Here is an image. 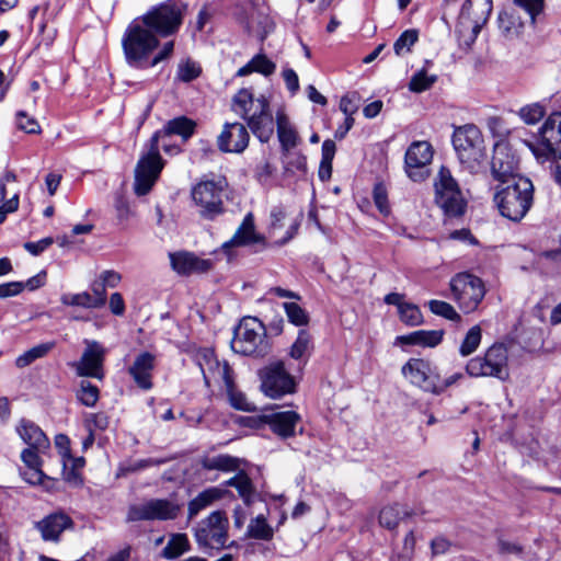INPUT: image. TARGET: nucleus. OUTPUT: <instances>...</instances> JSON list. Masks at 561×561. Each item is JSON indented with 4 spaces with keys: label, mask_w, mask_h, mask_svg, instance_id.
I'll return each mask as SVG.
<instances>
[{
    "label": "nucleus",
    "mask_w": 561,
    "mask_h": 561,
    "mask_svg": "<svg viewBox=\"0 0 561 561\" xmlns=\"http://www.w3.org/2000/svg\"><path fill=\"white\" fill-rule=\"evenodd\" d=\"M195 363L199 367L206 387H210L211 382L225 383L233 377V370L227 362H220L214 350L199 348L195 354Z\"/></svg>",
    "instance_id": "17"
},
{
    "label": "nucleus",
    "mask_w": 561,
    "mask_h": 561,
    "mask_svg": "<svg viewBox=\"0 0 561 561\" xmlns=\"http://www.w3.org/2000/svg\"><path fill=\"white\" fill-rule=\"evenodd\" d=\"M275 123L268 99L264 94L259 95L256 98V110L247 121L248 127L261 142H268L274 135Z\"/></svg>",
    "instance_id": "18"
},
{
    "label": "nucleus",
    "mask_w": 561,
    "mask_h": 561,
    "mask_svg": "<svg viewBox=\"0 0 561 561\" xmlns=\"http://www.w3.org/2000/svg\"><path fill=\"white\" fill-rule=\"evenodd\" d=\"M359 93L356 91H352L341 98L340 110L345 114V117H353V115L359 108Z\"/></svg>",
    "instance_id": "55"
},
{
    "label": "nucleus",
    "mask_w": 561,
    "mask_h": 561,
    "mask_svg": "<svg viewBox=\"0 0 561 561\" xmlns=\"http://www.w3.org/2000/svg\"><path fill=\"white\" fill-rule=\"evenodd\" d=\"M312 348L311 335L307 330H300L298 336L290 347L291 358L300 360L310 355Z\"/></svg>",
    "instance_id": "43"
},
{
    "label": "nucleus",
    "mask_w": 561,
    "mask_h": 561,
    "mask_svg": "<svg viewBox=\"0 0 561 561\" xmlns=\"http://www.w3.org/2000/svg\"><path fill=\"white\" fill-rule=\"evenodd\" d=\"M433 159V149L427 141H414L405 151L404 170L413 182H422L430 175L428 164Z\"/></svg>",
    "instance_id": "16"
},
{
    "label": "nucleus",
    "mask_w": 561,
    "mask_h": 561,
    "mask_svg": "<svg viewBox=\"0 0 561 561\" xmlns=\"http://www.w3.org/2000/svg\"><path fill=\"white\" fill-rule=\"evenodd\" d=\"M60 301L65 306H73V307H83L88 309H99V301L94 300L88 291H82L78 294H64L60 297Z\"/></svg>",
    "instance_id": "45"
},
{
    "label": "nucleus",
    "mask_w": 561,
    "mask_h": 561,
    "mask_svg": "<svg viewBox=\"0 0 561 561\" xmlns=\"http://www.w3.org/2000/svg\"><path fill=\"white\" fill-rule=\"evenodd\" d=\"M53 243L54 239L51 237H47L36 242L24 243V249L32 255L37 256L42 254L46 249H48Z\"/></svg>",
    "instance_id": "63"
},
{
    "label": "nucleus",
    "mask_w": 561,
    "mask_h": 561,
    "mask_svg": "<svg viewBox=\"0 0 561 561\" xmlns=\"http://www.w3.org/2000/svg\"><path fill=\"white\" fill-rule=\"evenodd\" d=\"M283 308L290 323L301 327L309 322L308 312L296 302H284Z\"/></svg>",
    "instance_id": "50"
},
{
    "label": "nucleus",
    "mask_w": 561,
    "mask_h": 561,
    "mask_svg": "<svg viewBox=\"0 0 561 561\" xmlns=\"http://www.w3.org/2000/svg\"><path fill=\"white\" fill-rule=\"evenodd\" d=\"M514 4L523 9L530 18L533 25L536 24L537 16L543 12L545 0H514Z\"/></svg>",
    "instance_id": "53"
},
{
    "label": "nucleus",
    "mask_w": 561,
    "mask_h": 561,
    "mask_svg": "<svg viewBox=\"0 0 561 561\" xmlns=\"http://www.w3.org/2000/svg\"><path fill=\"white\" fill-rule=\"evenodd\" d=\"M226 388V392L229 399L231 407L241 411H251L252 404L248 401L244 393L237 390L234 385V377H231L228 381L224 383Z\"/></svg>",
    "instance_id": "44"
},
{
    "label": "nucleus",
    "mask_w": 561,
    "mask_h": 561,
    "mask_svg": "<svg viewBox=\"0 0 561 561\" xmlns=\"http://www.w3.org/2000/svg\"><path fill=\"white\" fill-rule=\"evenodd\" d=\"M196 126V122L187 116H178L168 121L163 127L154 131L150 138L157 144H160V139L178 135L182 138L183 142H186L194 135Z\"/></svg>",
    "instance_id": "27"
},
{
    "label": "nucleus",
    "mask_w": 561,
    "mask_h": 561,
    "mask_svg": "<svg viewBox=\"0 0 561 561\" xmlns=\"http://www.w3.org/2000/svg\"><path fill=\"white\" fill-rule=\"evenodd\" d=\"M465 378V374L461 371L454 373L453 375L442 379L439 374H437V380L435 381V390H433V394H442L449 387L456 385L460 380Z\"/></svg>",
    "instance_id": "59"
},
{
    "label": "nucleus",
    "mask_w": 561,
    "mask_h": 561,
    "mask_svg": "<svg viewBox=\"0 0 561 561\" xmlns=\"http://www.w3.org/2000/svg\"><path fill=\"white\" fill-rule=\"evenodd\" d=\"M282 77L285 81L286 88L291 95H295L299 91V79L296 71L291 68H286L282 72Z\"/></svg>",
    "instance_id": "64"
},
{
    "label": "nucleus",
    "mask_w": 561,
    "mask_h": 561,
    "mask_svg": "<svg viewBox=\"0 0 561 561\" xmlns=\"http://www.w3.org/2000/svg\"><path fill=\"white\" fill-rule=\"evenodd\" d=\"M186 5L178 0H167L150 7L142 15L135 18L126 27L122 42L133 41L140 50H148L157 37L167 38L178 34Z\"/></svg>",
    "instance_id": "1"
},
{
    "label": "nucleus",
    "mask_w": 561,
    "mask_h": 561,
    "mask_svg": "<svg viewBox=\"0 0 561 561\" xmlns=\"http://www.w3.org/2000/svg\"><path fill=\"white\" fill-rule=\"evenodd\" d=\"M191 550L188 537L184 533L171 534L161 556L167 560H174Z\"/></svg>",
    "instance_id": "33"
},
{
    "label": "nucleus",
    "mask_w": 561,
    "mask_h": 561,
    "mask_svg": "<svg viewBox=\"0 0 561 561\" xmlns=\"http://www.w3.org/2000/svg\"><path fill=\"white\" fill-rule=\"evenodd\" d=\"M276 70V64L267 58L265 54H256L249 62L238 69L236 77H245L257 72L264 77L272 76Z\"/></svg>",
    "instance_id": "32"
},
{
    "label": "nucleus",
    "mask_w": 561,
    "mask_h": 561,
    "mask_svg": "<svg viewBox=\"0 0 561 561\" xmlns=\"http://www.w3.org/2000/svg\"><path fill=\"white\" fill-rule=\"evenodd\" d=\"M277 136L283 151H289L298 144V134L284 110L276 112Z\"/></svg>",
    "instance_id": "31"
},
{
    "label": "nucleus",
    "mask_w": 561,
    "mask_h": 561,
    "mask_svg": "<svg viewBox=\"0 0 561 561\" xmlns=\"http://www.w3.org/2000/svg\"><path fill=\"white\" fill-rule=\"evenodd\" d=\"M410 515L411 513L408 510H402L399 504L388 505L380 511L379 523L388 529H393L403 517Z\"/></svg>",
    "instance_id": "37"
},
{
    "label": "nucleus",
    "mask_w": 561,
    "mask_h": 561,
    "mask_svg": "<svg viewBox=\"0 0 561 561\" xmlns=\"http://www.w3.org/2000/svg\"><path fill=\"white\" fill-rule=\"evenodd\" d=\"M75 528L73 519L64 511H55L35 523V529L39 531L44 541L59 542L66 530Z\"/></svg>",
    "instance_id": "20"
},
{
    "label": "nucleus",
    "mask_w": 561,
    "mask_h": 561,
    "mask_svg": "<svg viewBox=\"0 0 561 561\" xmlns=\"http://www.w3.org/2000/svg\"><path fill=\"white\" fill-rule=\"evenodd\" d=\"M160 38L161 37H157L156 45L144 51L140 50L141 48H137L133 41L122 42L126 64L134 69L145 70L153 68L160 62L171 58L174 51L173 41L165 42L154 54L160 47Z\"/></svg>",
    "instance_id": "12"
},
{
    "label": "nucleus",
    "mask_w": 561,
    "mask_h": 561,
    "mask_svg": "<svg viewBox=\"0 0 561 561\" xmlns=\"http://www.w3.org/2000/svg\"><path fill=\"white\" fill-rule=\"evenodd\" d=\"M217 499H219V491L217 489H208L201 492L188 502V519H193L201 511L205 510Z\"/></svg>",
    "instance_id": "38"
},
{
    "label": "nucleus",
    "mask_w": 561,
    "mask_h": 561,
    "mask_svg": "<svg viewBox=\"0 0 561 561\" xmlns=\"http://www.w3.org/2000/svg\"><path fill=\"white\" fill-rule=\"evenodd\" d=\"M108 424V416L104 412L91 413L87 417V426L90 432H92L93 428L104 431L107 428Z\"/></svg>",
    "instance_id": "60"
},
{
    "label": "nucleus",
    "mask_w": 561,
    "mask_h": 561,
    "mask_svg": "<svg viewBox=\"0 0 561 561\" xmlns=\"http://www.w3.org/2000/svg\"><path fill=\"white\" fill-rule=\"evenodd\" d=\"M482 340V330L480 325H473L469 329L467 334L465 335L460 346H459V354L462 357L470 356L473 354L479 345L481 344Z\"/></svg>",
    "instance_id": "42"
},
{
    "label": "nucleus",
    "mask_w": 561,
    "mask_h": 561,
    "mask_svg": "<svg viewBox=\"0 0 561 561\" xmlns=\"http://www.w3.org/2000/svg\"><path fill=\"white\" fill-rule=\"evenodd\" d=\"M417 38L419 33L416 30L404 31L393 44L396 55L400 56L404 51H410V48L417 42Z\"/></svg>",
    "instance_id": "52"
},
{
    "label": "nucleus",
    "mask_w": 561,
    "mask_h": 561,
    "mask_svg": "<svg viewBox=\"0 0 561 561\" xmlns=\"http://www.w3.org/2000/svg\"><path fill=\"white\" fill-rule=\"evenodd\" d=\"M232 110L245 122L256 110V99L249 89H240L232 98Z\"/></svg>",
    "instance_id": "34"
},
{
    "label": "nucleus",
    "mask_w": 561,
    "mask_h": 561,
    "mask_svg": "<svg viewBox=\"0 0 561 561\" xmlns=\"http://www.w3.org/2000/svg\"><path fill=\"white\" fill-rule=\"evenodd\" d=\"M247 536L259 540H271L274 536V531L267 524L266 518L263 515H259L251 519L248 526Z\"/></svg>",
    "instance_id": "41"
},
{
    "label": "nucleus",
    "mask_w": 561,
    "mask_h": 561,
    "mask_svg": "<svg viewBox=\"0 0 561 561\" xmlns=\"http://www.w3.org/2000/svg\"><path fill=\"white\" fill-rule=\"evenodd\" d=\"M436 81V75L428 76L425 70H420L412 76L409 82V89L412 92L421 93L431 89Z\"/></svg>",
    "instance_id": "48"
},
{
    "label": "nucleus",
    "mask_w": 561,
    "mask_h": 561,
    "mask_svg": "<svg viewBox=\"0 0 561 561\" xmlns=\"http://www.w3.org/2000/svg\"><path fill=\"white\" fill-rule=\"evenodd\" d=\"M145 147L147 151L138 160L135 170V193L138 196L149 193L164 167L159 144L150 138Z\"/></svg>",
    "instance_id": "11"
},
{
    "label": "nucleus",
    "mask_w": 561,
    "mask_h": 561,
    "mask_svg": "<svg viewBox=\"0 0 561 561\" xmlns=\"http://www.w3.org/2000/svg\"><path fill=\"white\" fill-rule=\"evenodd\" d=\"M519 117L528 125H535L546 115L545 106L540 103H533L523 106L518 112Z\"/></svg>",
    "instance_id": "51"
},
{
    "label": "nucleus",
    "mask_w": 561,
    "mask_h": 561,
    "mask_svg": "<svg viewBox=\"0 0 561 561\" xmlns=\"http://www.w3.org/2000/svg\"><path fill=\"white\" fill-rule=\"evenodd\" d=\"M100 398L99 388L88 380L80 381V388L77 391V399L85 407L92 408Z\"/></svg>",
    "instance_id": "46"
},
{
    "label": "nucleus",
    "mask_w": 561,
    "mask_h": 561,
    "mask_svg": "<svg viewBox=\"0 0 561 561\" xmlns=\"http://www.w3.org/2000/svg\"><path fill=\"white\" fill-rule=\"evenodd\" d=\"M160 38L161 37H157L156 45L144 51L140 50L141 48H137L133 41L122 42L126 64L134 69L145 70L153 68L160 62L171 58L174 51L173 41L165 42L154 54L160 47Z\"/></svg>",
    "instance_id": "13"
},
{
    "label": "nucleus",
    "mask_w": 561,
    "mask_h": 561,
    "mask_svg": "<svg viewBox=\"0 0 561 561\" xmlns=\"http://www.w3.org/2000/svg\"><path fill=\"white\" fill-rule=\"evenodd\" d=\"M536 142H528V148L538 161L561 159V113L551 114L540 127Z\"/></svg>",
    "instance_id": "8"
},
{
    "label": "nucleus",
    "mask_w": 561,
    "mask_h": 561,
    "mask_svg": "<svg viewBox=\"0 0 561 561\" xmlns=\"http://www.w3.org/2000/svg\"><path fill=\"white\" fill-rule=\"evenodd\" d=\"M183 505L171 499H151L142 504L128 507L126 522L173 520L179 517Z\"/></svg>",
    "instance_id": "14"
},
{
    "label": "nucleus",
    "mask_w": 561,
    "mask_h": 561,
    "mask_svg": "<svg viewBox=\"0 0 561 561\" xmlns=\"http://www.w3.org/2000/svg\"><path fill=\"white\" fill-rule=\"evenodd\" d=\"M449 285L454 300L466 313L474 311L485 296L482 279L467 272L456 274Z\"/></svg>",
    "instance_id": "9"
},
{
    "label": "nucleus",
    "mask_w": 561,
    "mask_h": 561,
    "mask_svg": "<svg viewBox=\"0 0 561 561\" xmlns=\"http://www.w3.org/2000/svg\"><path fill=\"white\" fill-rule=\"evenodd\" d=\"M228 518L222 511H215L194 527V537L203 549L220 550L228 540Z\"/></svg>",
    "instance_id": "10"
},
{
    "label": "nucleus",
    "mask_w": 561,
    "mask_h": 561,
    "mask_svg": "<svg viewBox=\"0 0 561 561\" xmlns=\"http://www.w3.org/2000/svg\"><path fill=\"white\" fill-rule=\"evenodd\" d=\"M399 317L400 320L409 327H416L423 323V316L420 308L410 302H404L400 306Z\"/></svg>",
    "instance_id": "47"
},
{
    "label": "nucleus",
    "mask_w": 561,
    "mask_h": 561,
    "mask_svg": "<svg viewBox=\"0 0 561 561\" xmlns=\"http://www.w3.org/2000/svg\"><path fill=\"white\" fill-rule=\"evenodd\" d=\"M154 367L156 356L150 352H141L135 357L127 371L139 389L148 391L153 388Z\"/></svg>",
    "instance_id": "26"
},
{
    "label": "nucleus",
    "mask_w": 561,
    "mask_h": 561,
    "mask_svg": "<svg viewBox=\"0 0 561 561\" xmlns=\"http://www.w3.org/2000/svg\"><path fill=\"white\" fill-rule=\"evenodd\" d=\"M225 179L203 180L193 186L191 195L203 219L214 220L225 213Z\"/></svg>",
    "instance_id": "7"
},
{
    "label": "nucleus",
    "mask_w": 561,
    "mask_h": 561,
    "mask_svg": "<svg viewBox=\"0 0 561 561\" xmlns=\"http://www.w3.org/2000/svg\"><path fill=\"white\" fill-rule=\"evenodd\" d=\"M444 334V330H419L405 335L397 336L394 344L435 347L442 343Z\"/></svg>",
    "instance_id": "29"
},
{
    "label": "nucleus",
    "mask_w": 561,
    "mask_h": 561,
    "mask_svg": "<svg viewBox=\"0 0 561 561\" xmlns=\"http://www.w3.org/2000/svg\"><path fill=\"white\" fill-rule=\"evenodd\" d=\"M201 466L206 470L230 472L239 468V459L230 455H216L213 457H204L201 460Z\"/></svg>",
    "instance_id": "36"
},
{
    "label": "nucleus",
    "mask_w": 561,
    "mask_h": 561,
    "mask_svg": "<svg viewBox=\"0 0 561 561\" xmlns=\"http://www.w3.org/2000/svg\"><path fill=\"white\" fill-rule=\"evenodd\" d=\"M516 161L505 145L496 144L491 160V173L494 180L504 185L513 182L514 178H520L516 173Z\"/></svg>",
    "instance_id": "23"
},
{
    "label": "nucleus",
    "mask_w": 561,
    "mask_h": 561,
    "mask_svg": "<svg viewBox=\"0 0 561 561\" xmlns=\"http://www.w3.org/2000/svg\"><path fill=\"white\" fill-rule=\"evenodd\" d=\"M256 243L265 245V237L256 232L254 216L252 213H248L231 239L222 243L221 249L228 256H230V250L232 248L247 247Z\"/></svg>",
    "instance_id": "24"
},
{
    "label": "nucleus",
    "mask_w": 561,
    "mask_h": 561,
    "mask_svg": "<svg viewBox=\"0 0 561 561\" xmlns=\"http://www.w3.org/2000/svg\"><path fill=\"white\" fill-rule=\"evenodd\" d=\"M261 390L272 399H279L296 391L294 377L287 371L283 362H274L259 371Z\"/></svg>",
    "instance_id": "15"
},
{
    "label": "nucleus",
    "mask_w": 561,
    "mask_h": 561,
    "mask_svg": "<svg viewBox=\"0 0 561 561\" xmlns=\"http://www.w3.org/2000/svg\"><path fill=\"white\" fill-rule=\"evenodd\" d=\"M471 378H495L505 381L510 377L508 350L503 343H494L483 355L470 358L465 366Z\"/></svg>",
    "instance_id": "4"
},
{
    "label": "nucleus",
    "mask_w": 561,
    "mask_h": 561,
    "mask_svg": "<svg viewBox=\"0 0 561 561\" xmlns=\"http://www.w3.org/2000/svg\"><path fill=\"white\" fill-rule=\"evenodd\" d=\"M54 342H47L27 350L15 359L16 367L24 368L36 359L45 357L54 348Z\"/></svg>",
    "instance_id": "39"
},
{
    "label": "nucleus",
    "mask_w": 561,
    "mask_h": 561,
    "mask_svg": "<svg viewBox=\"0 0 561 561\" xmlns=\"http://www.w3.org/2000/svg\"><path fill=\"white\" fill-rule=\"evenodd\" d=\"M85 350L77 364V374L83 377L102 378L105 348L98 341L85 340Z\"/></svg>",
    "instance_id": "22"
},
{
    "label": "nucleus",
    "mask_w": 561,
    "mask_h": 561,
    "mask_svg": "<svg viewBox=\"0 0 561 561\" xmlns=\"http://www.w3.org/2000/svg\"><path fill=\"white\" fill-rule=\"evenodd\" d=\"M202 73V68L198 64L186 60L181 62L178 67V79L182 82H191L197 79Z\"/></svg>",
    "instance_id": "54"
},
{
    "label": "nucleus",
    "mask_w": 561,
    "mask_h": 561,
    "mask_svg": "<svg viewBox=\"0 0 561 561\" xmlns=\"http://www.w3.org/2000/svg\"><path fill=\"white\" fill-rule=\"evenodd\" d=\"M402 375L409 381L422 390L433 393L437 373L432 368L430 362L423 358H410L401 368Z\"/></svg>",
    "instance_id": "19"
},
{
    "label": "nucleus",
    "mask_w": 561,
    "mask_h": 561,
    "mask_svg": "<svg viewBox=\"0 0 561 561\" xmlns=\"http://www.w3.org/2000/svg\"><path fill=\"white\" fill-rule=\"evenodd\" d=\"M18 434L22 440L36 449H46L49 447V440L42 428L34 422L28 420H21L16 427Z\"/></svg>",
    "instance_id": "30"
},
{
    "label": "nucleus",
    "mask_w": 561,
    "mask_h": 561,
    "mask_svg": "<svg viewBox=\"0 0 561 561\" xmlns=\"http://www.w3.org/2000/svg\"><path fill=\"white\" fill-rule=\"evenodd\" d=\"M497 22L500 30L506 36L518 34L524 26L522 19L514 10L501 12Z\"/></svg>",
    "instance_id": "40"
},
{
    "label": "nucleus",
    "mask_w": 561,
    "mask_h": 561,
    "mask_svg": "<svg viewBox=\"0 0 561 561\" xmlns=\"http://www.w3.org/2000/svg\"><path fill=\"white\" fill-rule=\"evenodd\" d=\"M453 146L461 165L471 174L478 173L486 157L480 129L473 124L455 128Z\"/></svg>",
    "instance_id": "3"
},
{
    "label": "nucleus",
    "mask_w": 561,
    "mask_h": 561,
    "mask_svg": "<svg viewBox=\"0 0 561 561\" xmlns=\"http://www.w3.org/2000/svg\"><path fill=\"white\" fill-rule=\"evenodd\" d=\"M373 198L376 207L383 216L390 214L387 188L382 183H376L373 190Z\"/></svg>",
    "instance_id": "56"
},
{
    "label": "nucleus",
    "mask_w": 561,
    "mask_h": 561,
    "mask_svg": "<svg viewBox=\"0 0 561 561\" xmlns=\"http://www.w3.org/2000/svg\"><path fill=\"white\" fill-rule=\"evenodd\" d=\"M265 420L273 433L282 438H288L295 436L300 415L295 411H282L266 415Z\"/></svg>",
    "instance_id": "28"
},
{
    "label": "nucleus",
    "mask_w": 561,
    "mask_h": 561,
    "mask_svg": "<svg viewBox=\"0 0 561 561\" xmlns=\"http://www.w3.org/2000/svg\"><path fill=\"white\" fill-rule=\"evenodd\" d=\"M226 484L236 488L242 497L250 496L252 492L251 480L243 473L232 477Z\"/></svg>",
    "instance_id": "57"
},
{
    "label": "nucleus",
    "mask_w": 561,
    "mask_h": 561,
    "mask_svg": "<svg viewBox=\"0 0 561 561\" xmlns=\"http://www.w3.org/2000/svg\"><path fill=\"white\" fill-rule=\"evenodd\" d=\"M430 310L439 317H443L447 320L459 322L461 320L460 314L456 311V309L448 302L443 300H430L428 301Z\"/></svg>",
    "instance_id": "49"
},
{
    "label": "nucleus",
    "mask_w": 561,
    "mask_h": 561,
    "mask_svg": "<svg viewBox=\"0 0 561 561\" xmlns=\"http://www.w3.org/2000/svg\"><path fill=\"white\" fill-rule=\"evenodd\" d=\"M534 202V185L527 178H514L513 182L499 185L494 203L500 214L513 221H519L529 211Z\"/></svg>",
    "instance_id": "2"
},
{
    "label": "nucleus",
    "mask_w": 561,
    "mask_h": 561,
    "mask_svg": "<svg viewBox=\"0 0 561 561\" xmlns=\"http://www.w3.org/2000/svg\"><path fill=\"white\" fill-rule=\"evenodd\" d=\"M18 128L27 134H37L41 131L39 124L33 117H30L25 112L20 111L16 114Z\"/></svg>",
    "instance_id": "58"
},
{
    "label": "nucleus",
    "mask_w": 561,
    "mask_h": 561,
    "mask_svg": "<svg viewBox=\"0 0 561 561\" xmlns=\"http://www.w3.org/2000/svg\"><path fill=\"white\" fill-rule=\"evenodd\" d=\"M231 348L244 356H265L270 352V343L263 323L256 318H243L234 329Z\"/></svg>",
    "instance_id": "6"
},
{
    "label": "nucleus",
    "mask_w": 561,
    "mask_h": 561,
    "mask_svg": "<svg viewBox=\"0 0 561 561\" xmlns=\"http://www.w3.org/2000/svg\"><path fill=\"white\" fill-rule=\"evenodd\" d=\"M434 201L448 219L460 218L467 210V201L450 170L442 165L434 179Z\"/></svg>",
    "instance_id": "5"
},
{
    "label": "nucleus",
    "mask_w": 561,
    "mask_h": 561,
    "mask_svg": "<svg viewBox=\"0 0 561 561\" xmlns=\"http://www.w3.org/2000/svg\"><path fill=\"white\" fill-rule=\"evenodd\" d=\"M480 30V22H457L455 33L459 46L466 50L470 49L472 44L476 42Z\"/></svg>",
    "instance_id": "35"
},
{
    "label": "nucleus",
    "mask_w": 561,
    "mask_h": 561,
    "mask_svg": "<svg viewBox=\"0 0 561 561\" xmlns=\"http://www.w3.org/2000/svg\"><path fill=\"white\" fill-rule=\"evenodd\" d=\"M250 135L247 127L241 123H226L217 138L220 151L241 153L249 146Z\"/></svg>",
    "instance_id": "21"
},
{
    "label": "nucleus",
    "mask_w": 561,
    "mask_h": 561,
    "mask_svg": "<svg viewBox=\"0 0 561 561\" xmlns=\"http://www.w3.org/2000/svg\"><path fill=\"white\" fill-rule=\"evenodd\" d=\"M42 450L43 449L28 447L21 453V459L28 469H36L37 467H42V459L38 456V451Z\"/></svg>",
    "instance_id": "61"
},
{
    "label": "nucleus",
    "mask_w": 561,
    "mask_h": 561,
    "mask_svg": "<svg viewBox=\"0 0 561 561\" xmlns=\"http://www.w3.org/2000/svg\"><path fill=\"white\" fill-rule=\"evenodd\" d=\"M169 256L172 268L182 276L206 273L214 266L211 260L202 259L187 251L170 253Z\"/></svg>",
    "instance_id": "25"
},
{
    "label": "nucleus",
    "mask_w": 561,
    "mask_h": 561,
    "mask_svg": "<svg viewBox=\"0 0 561 561\" xmlns=\"http://www.w3.org/2000/svg\"><path fill=\"white\" fill-rule=\"evenodd\" d=\"M25 288L23 282H9L0 284V298L14 297L21 294Z\"/></svg>",
    "instance_id": "62"
}]
</instances>
